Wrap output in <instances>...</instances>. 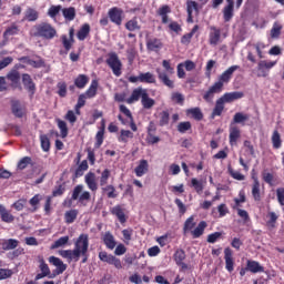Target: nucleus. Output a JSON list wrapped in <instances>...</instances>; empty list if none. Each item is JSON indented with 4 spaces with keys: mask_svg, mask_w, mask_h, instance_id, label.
Segmentation results:
<instances>
[{
    "mask_svg": "<svg viewBox=\"0 0 284 284\" xmlns=\"http://www.w3.org/2000/svg\"><path fill=\"white\" fill-rule=\"evenodd\" d=\"M272 143H273V148H275V150H278V148H281V145H282L281 133H278L277 131L273 132Z\"/></svg>",
    "mask_w": 284,
    "mask_h": 284,
    "instance_id": "09e8293b",
    "label": "nucleus"
},
{
    "mask_svg": "<svg viewBox=\"0 0 284 284\" xmlns=\"http://www.w3.org/2000/svg\"><path fill=\"white\" fill-rule=\"evenodd\" d=\"M205 227H207V223L205 221L200 222L195 230L191 231L193 239H200V236H203Z\"/></svg>",
    "mask_w": 284,
    "mask_h": 284,
    "instance_id": "a878e982",
    "label": "nucleus"
},
{
    "mask_svg": "<svg viewBox=\"0 0 284 284\" xmlns=\"http://www.w3.org/2000/svg\"><path fill=\"white\" fill-rule=\"evenodd\" d=\"M186 6H187V14H189L187 21L192 22V12H194V10H199V3H196V1L189 0L186 2Z\"/></svg>",
    "mask_w": 284,
    "mask_h": 284,
    "instance_id": "a19ab883",
    "label": "nucleus"
},
{
    "mask_svg": "<svg viewBox=\"0 0 284 284\" xmlns=\"http://www.w3.org/2000/svg\"><path fill=\"white\" fill-rule=\"evenodd\" d=\"M28 65H31V68H45V61L41 58L38 60H28Z\"/></svg>",
    "mask_w": 284,
    "mask_h": 284,
    "instance_id": "5fc2aeb1",
    "label": "nucleus"
},
{
    "mask_svg": "<svg viewBox=\"0 0 284 284\" xmlns=\"http://www.w3.org/2000/svg\"><path fill=\"white\" fill-rule=\"evenodd\" d=\"M239 65H233L231 68H229L226 71H224L221 75L217 82L215 83H221L222 85V90H223V85H225V83H230V79H232V74H234V72H236V70H239Z\"/></svg>",
    "mask_w": 284,
    "mask_h": 284,
    "instance_id": "6e6552de",
    "label": "nucleus"
},
{
    "mask_svg": "<svg viewBox=\"0 0 284 284\" xmlns=\"http://www.w3.org/2000/svg\"><path fill=\"white\" fill-rule=\"evenodd\" d=\"M171 99L172 101H174V103H179L180 105H183V102L185 101V98L183 97V94L179 92L172 93Z\"/></svg>",
    "mask_w": 284,
    "mask_h": 284,
    "instance_id": "e2e57ef3",
    "label": "nucleus"
},
{
    "mask_svg": "<svg viewBox=\"0 0 284 284\" xmlns=\"http://www.w3.org/2000/svg\"><path fill=\"white\" fill-rule=\"evenodd\" d=\"M146 48L150 52H159L163 48V42L159 38H148Z\"/></svg>",
    "mask_w": 284,
    "mask_h": 284,
    "instance_id": "9b49d317",
    "label": "nucleus"
},
{
    "mask_svg": "<svg viewBox=\"0 0 284 284\" xmlns=\"http://www.w3.org/2000/svg\"><path fill=\"white\" fill-rule=\"evenodd\" d=\"M276 65V61L262 60L257 64V70L261 72L258 77H267L266 70H272Z\"/></svg>",
    "mask_w": 284,
    "mask_h": 284,
    "instance_id": "1a4fd4ad",
    "label": "nucleus"
},
{
    "mask_svg": "<svg viewBox=\"0 0 284 284\" xmlns=\"http://www.w3.org/2000/svg\"><path fill=\"white\" fill-rule=\"evenodd\" d=\"M145 92L146 90L143 88H138L133 90L131 97L126 100V103H134L135 101L143 99V94H145Z\"/></svg>",
    "mask_w": 284,
    "mask_h": 284,
    "instance_id": "5701e85b",
    "label": "nucleus"
},
{
    "mask_svg": "<svg viewBox=\"0 0 284 284\" xmlns=\"http://www.w3.org/2000/svg\"><path fill=\"white\" fill-rule=\"evenodd\" d=\"M89 247H90V237L88 236V234H81L74 241V248H73V252L78 257V261L81 258V256H85V254H88Z\"/></svg>",
    "mask_w": 284,
    "mask_h": 284,
    "instance_id": "f257e3e1",
    "label": "nucleus"
},
{
    "mask_svg": "<svg viewBox=\"0 0 284 284\" xmlns=\"http://www.w3.org/2000/svg\"><path fill=\"white\" fill-rule=\"evenodd\" d=\"M103 192H106L108 199H116V189L112 185H106L105 187L102 189Z\"/></svg>",
    "mask_w": 284,
    "mask_h": 284,
    "instance_id": "864d4df0",
    "label": "nucleus"
},
{
    "mask_svg": "<svg viewBox=\"0 0 284 284\" xmlns=\"http://www.w3.org/2000/svg\"><path fill=\"white\" fill-rule=\"evenodd\" d=\"M84 182L87 183L91 192H97V190H99V183L97 182V174H94L93 172H89L85 174Z\"/></svg>",
    "mask_w": 284,
    "mask_h": 284,
    "instance_id": "9d476101",
    "label": "nucleus"
},
{
    "mask_svg": "<svg viewBox=\"0 0 284 284\" xmlns=\"http://www.w3.org/2000/svg\"><path fill=\"white\" fill-rule=\"evenodd\" d=\"M129 139H134V133H132V131L130 130H122L119 141H121L122 143H128Z\"/></svg>",
    "mask_w": 284,
    "mask_h": 284,
    "instance_id": "49530a36",
    "label": "nucleus"
},
{
    "mask_svg": "<svg viewBox=\"0 0 284 284\" xmlns=\"http://www.w3.org/2000/svg\"><path fill=\"white\" fill-rule=\"evenodd\" d=\"M22 83L24 88L31 92V94H34V90H37V88L34 87V82H32L30 74H22Z\"/></svg>",
    "mask_w": 284,
    "mask_h": 284,
    "instance_id": "b1692460",
    "label": "nucleus"
},
{
    "mask_svg": "<svg viewBox=\"0 0 284 284\" xmlns=\"http://www.w3.org/2000/svg\"><path fill=\"white\" fill-rule=\"evenodd\" d=\"M191 184L194 187V190L197 192V194H201V192H203V183L199 182V180L192 179Z\"/></svg>",
    "mask_w": 284,
    "mask_h": 284,
    "instance_id": "338daca9",
    "label": "nucleus"
},
{
    "mask_svg": "<svg viewBox=\"0 0 284 284\" xmlns=\"http://www.w3.org/2000/svg\"><path fill=\"white\" fill-rule=\"evenodd\" d=\"M227 6L224 7L223 14L224 21H231L234 17V0H226Z\"/></svg>",
    "mask_w": 284,
    "mask_h": 284,
    "instance_id": "dca6fc26",
    "label": "nucleus"
},
{
    "mask_svg": "<svg viewBox=\"0 0 284 284\" xmlns=\"http://www.w3.org/2000/svg\"><path fill=\"white\" fill-rule=\"evenodd\" d=\"M174 261L175 263H182L183 261H185V251L183 250H178L174 254Z\"/></svg>",
    "mask_w": 284,
    "mask_h": 284,
    "instance_id": "69168bd1",
    "label": "nucleus"
},
{
    "mask_svg": "<svg viewBox=\"0 0 284 284\" xmlns=\"http://www.w3.org/2000/svg\"><path fill=\"white\" fill-rule=\"evenodd\" d=\"M108 14L109 19L112 21V23H115V26H121V23H123V9L113 7L109 10Z\"/></svg>",
    "mask_w": 284,
    "mask_h": 284,
    "instance_id": "39448f33",
    "label": "nucleus"
},
{
    "mask_svg": "<svg viewBox=\"0 0 284 284\" xmlns=\"http://www.w3.org/2000/svg\"><path fill=\"white\" fill-rule=\"evenodd\" d=\"M30 163H32V159L29 156L23 158L22 160L19 161L18 163V169L19 170H26V168H28V165H30Z\"/></svg>",
    "mask_w": 284,
    "mask_h": 284,
    "instance_id": "052dcab7",
    "label": "nucleus"
},
{
    "mask_svg": "<svg viewBox=\"0 0 284 284\" xmlns=\"http://www.w3.org/2000/svg\"><path fill=\"white\" fill-rule=\"evenodd\" d=\"M245 94L241 91H234L231 93H225L221 97L222 100H224V103H232L233 101H239V99H243Z\"/></svg>",
    "mask_w": 284,
    "mask_h": 284,
    "instance_id": "4468645a",
    "label": "nucleus"
},
{
    "mask_svg": "<svg viewBox=\"0 0 284 284\" xmlns=\"http://www.w3.org/2000/svg\"><path fill=\"white\" fill-rule=\"evenodd\" d=\"M267 217L266 226L268 230H274V227H276V221H278V215L274 212H268Z\"/></svg>",
    "mask_w": 284,
    "mask_h": 284,
    "instance_id": "72a5a7b5",
    "label": "nucleus"
},
{
    "mask_svg": "<svg viewBox=\"0 0 284 284\" xmlns=\"http://www.w3.org/2000/svg\"><path fill=\"white\" fill-rule=\"evenodd\" d=\"M8 81L11 83V88H18L19 81H21V73H19V65H16L8 74Z\"/></svg>",
    "mask_w": 284,
    "mask_h": 284,
    "instance_id": "0eeeda50",
    "label": "nucleus"
},
{
    "mask_svg": "<svg viewBox=\"0 0 284 284\" xmlns=\"http://www.w3.org/2000/svg\"><path fill=\"white\" fill-rule=\"evenodd\" d=\"M148 170H150V164L148 163V160H141L134 172L136 176H143V174H148Z\"/></svg>",
    "mask_w": 284,
    "mask_h": 284,
    "instance_id": "4be33fe9",
    "label": "nucleus"
},
{
    "mask_svg": "<svg viewBox=\"0 0 284 284\" xmlns=\"http://www.w3.org/2000/svg\"><path fill=\"white\" fill-rule=\"evenodd\" d=\"M254 183L252 186V195L254 201H261V182H258L257 178H253Z\"/></svg>",
    "mask_w": 284,
    "mask_h": 284,
    "instance_id": "bb28decb",
    "label": "nucleus"
},
{
    "mask_svg": "<svg viewBox=\"0 0 284 284\" xmlns=\"http://www.w3.org/2000/svg\"><path fill=\"white\" fill-rule=\"evenodd\" d=\"M38 37L43 39H54L57 37V29H54L50 23H40L37 27Z\"/></svg>",
    "mask_w": 284,
    "mask_h": 284,
    "instance_id": "7ed1b4c3",
    "label": "nucleus"
},
{
    "mask_svg": "<svg viewBox=\"0 0 284 284\" xmlns=\"http://www.w3.org/2000/svg\"><path fill=\"white\" fill-rule=\"evenodd\" d=\"M222 91H223L222 84L214 83L203 95V99H205L207 101V103H210V101H212V99H214V94H219V92H222Z\"/></svg>",
    "mask_w": 284,
    "mask_h": 284,
    "instance_id": "f8f14e48",
    "label": "nucleus"
},
{
    "mask_svg": "<svg viewBox=\"0 0 284 284\" xmlns=\"http://www.w3.org/2000/svg\"><path fill=\"white\" fill-rule=\"evenodd\" d=\"M68 241H70L69 236H62L58 239L51 246V250H58V247H63V245H68Z\"/></svg>",
    "mask_w": 284,
    "mask_h": 284,
    "instance_id": "c03bdc74",
    "label": "nucleus"
},
{
    "mask_svg": "<svg viewBox=\"0 0 284 284\" xmlns=\"http://www.w3.org/2000/svg\"><path fill=\"white\" fill-rule=\"evenodd\" d=\"M141 103L144 108V110H152L154 105L156 104V101L154 99L150 98V94H148V91H145L142 95Z\"/></svg>",
    "mask_w": 284,
    "mask_h": 284,
    "instance_id": "aec40b11",
    "label": "nucleus"
},
{
    "mask_svg": "<svg viewBox=\"0 0 284 284\" xmlns=\"http://www.w3.org/2000/svg\"><path fill=\"white\" fill-rule=\"evenodd\" d=\"M229 139H230L231 145H236V141L241 139V129H239V126L236 125L231 124Z\"/></svg>",
    "mask_w": 284,
    "mask_h": 284,
    "instance_id": "f3484780",
    "label": "nucleus"
},
{
    "mask_svg": "<svg viewBox=\"0 0 284 284\" xmlns=\"http://www.w3.org/2000/svg\"><path fill=\"white\" fill-rule=\"evenodd\" d=\"M223 110H225V102L223 99L220 98L215 102L211 119H214V116H221V114H223Z\"/></svg>",
    "mask_w": 284,
    "mask_h": 284,
    "instance_id": "6ab92c4d",
    "label": "nucleus"
},
{
    "mask_svg": "<svg viewBox=\"0 0 284 284\" xmlns=\"http://www.w3.org/2000/svg\"><path fill=\"white\" fill-rule=\"evenodd\" d=\"M195 225H196V222H194V216L189 217L184 223V227H183L184 234H187V232L194 230Z\"/></svg>",
    "mask_w": 284,
    "mask_h": 284,
    "instance_id": "37998d69",
    "label": "nucleus"
},
{
    "mask_svg": "<svg viewBox=\"0 0 284 284\" xmlns=\"http://www.w3.org/2000/svg\"><path fill=\"white\" fill-rule=\"evenodd\" d=\"M111 213L116 216L120 223H125L128 219L125 217V209L121 207V205H116L111 209Z\"/></svg>",
    "mask_w": 284,
    "mask_h": 284,
    "instance_id": "a211bd4d",
    "label": "nucleus"
},
{
    "mask_svg": "<svg viewBox=\"0 0 284 284\" xmlns=\"http://www.w3.org/2000/svg\"><path fill=\"white\" fill-rule=\"evenodd\" d=\"M106 64L111 68L113 74L115 77H121V70L123 68V63L119 59V55L114 52L108 54Z\"/></svg>",
    "mask_w": 284,
    "mask_h": 284,
    "instance_id": "f03ea898",
    "label": "nucleus"
},
{
    "mask_svg": "<svg viewBox=\"0 0 284 284\" xmlns=\"http://www.w3.org/2000/svg\"><path fill=\"white\" fill-rule=\"evenodd\" d=\"M88 81H89V79H88V77H87L85 74H80V75L75 79L74 85H75L77 88L82 89V88H85V85H88Z\"/></svg>",
    "mask_w": 284,
    "mask_h": 284,
    "instance_id": "79ce46f5",
    "label": "nucleus"
},
{
    "mask_svg": "<svg viewBox=\"0 0 284 284\" xmlns=\"http://www.w3.org/2000/svg\"><path fill=\"white\" fill-rule=\"evenodd\" d=\"M62 14L67 21H74L77 9H74V7L64 8L62 9Z\"/></svg>",
    "mask_w": 284,
    "mask_h": 284,
    "instance_id": "7c9ffc66",
    "label": "nucleus"
},
{
    "mask_svg": "<svg viewBox=\"0 0 284 284\" xmlns=\"http://www.w3.org/2000/svg\"><path fill=\"white\" fill-rule=\"evenodd\" d=\"M88 34H90V24H83L82 28L78 31L79 41H85Z\"/></svg>",
    "mask_w": 284,
    "mask_h": 284,
    "instance_id": "4c0bfd02",
    "label": "nucleus"
},
{
    "mask_svg": "<svg viewBox=\"0 0 284 284\" xmlns=\"http://www.w3.org/2000/svg\"><path fill=\"white\" fill-rule=\"evenodd\" d=\"M59 12H61V6H51L49 8L48 14L51 17V19H55Z\"/></svg>",
    "mask_w": 284,
    "mask_h": 284,
    "instance_id": "680f3d73",
    "label": "nucleus"
},
{
    "mask_svg": "<svg viewBox=\"0 0 284 284\" xmlns=\"http://www.w3.org/2000/svg\"><path fill=\"white\" fill-rule=\"evenodd\" d=\"M100 261H103V263H108L109 265L112 264V261H114V255H110L106 252H100L99 253Z\"/></svg>",
    "mask_w": 284,
    "mask_h": 284,
    "instance_id": "3c124183",
    "label": "nucleus"
},
{
    "mask_svg": "<svg viewBox=\"0 0 284 284\" xmlns=\"http://www.w3.org/2000/svg\"><path fill=\"white\" fill-rule=\"evenodd\" d=\"M247 270L252 272L253 274H257V272H264L265 270L261 264L256 261H248L247 262Z\"/></svg>",
    "mask_w": 284,
    "mask_h": 284,
    "instance_id": "2f4dec72",
    "label": "nucleus"
},
{
    "mask_svg": "<svg viewBox=\"0 0 284 284\" xmlns=\"http://www.w3.org/2000/svg\"><path fill=\"white\" fill-rule=\"evenodd\" d=\"M108 179H110V170L105 169L100 178V185L103 187V185H108Z\"/></svg>",
    "mask_w": 284,
    "mask_h": 284,
    "instance_id": "0e129e2a",
    "label": "nucleus"
},
{
    "mask_svg": "<svg viewBox=\"0 0 284 284\" xmlns=\"http://www.w3.org/2000/svg\"><path fill=\"white\" fill-rule=\"evenodd\" d=\"M40 141H41L42 150H44V152H49L50 151V139L48 138V135H41Z\"/></svg>",
    "mask_w": 284,
    "mask_h": 284,
    "instance_id": "6e6d98bb",
    "label": "nucleus"
},
{
    "mask_svg": "<svg viewBox=\"0 0 284 284\" xmlns=\"http://www.w3.org/2000/svg\"><path fill=\"white\" fill-rule=\"evenodd\" d=\"M281 30H283V27L275 23L271 30L272 39H278V37H281Z\"/></svg>",
    "mask_w": 284,
    "mask_h": 284,
    "instance_id": "bf43d9fd",
    "label": "nucleus"
},
{
    "mask_svg": "<svg viewBox=\"0 0 284 284\" xmlns=\"http://www.w3.org/2000/svg\"><path fill=\"white\" fill-rule=\"evenodd\" d=\"M39 19V11L32 8H28L24 11L23 21H37Z\"/></svg>",
    "mask_w": 284,
    "mask_h": 284,
    "instance_id": "cd10ccee",
    "label": "nucleus"
},
{
    "mask_svg": "<svg viewBox=\"0 0 284 284\" xmlns=\"http://www.w3.org/2000/svg\"><path fill=\"white\" fill-rule=\"evenodd\" d=\"M187 130H192V123L190 122H180L178 125V131L181 132V134H185Z\"/></svg>",
    "mask_w": 284,
    "mask_h": 284,
    "instance_id": "13d9d810",
    "label": "nucleus"
},
{
    "mask_svg": "<svg viewBox=\"0 0 284 284\" xmlns=\"http://www.w3.org/2000/svg\"><path fill=\"white\" fill-rule=\"evenodd\" d=\"M97 88H99V82H97V80H93L89 90L87 91V97L89 99H92V97H97Z\"/></svg>",
    "mask_w": 284,
    "mask_h": 284,
    "instance_id": "de8ad7c7",
    "label": "nucleus"
},
{
    "mask_svg": "<svg viewBox=\"0 0 284 284\" xmlns=\"http://www.w3.org/2000/svg\"><path fill=\"white\" fill-rule=\"evenodd\" d=\"M49 263L54 265L57 267V274H63L65 270H68V266L63 264V261L61 258L55 257V256H50L49 257Z\"/></svg>",
    "mask_w": 284,
    "mask_h": 284,
    "instance_id": "2eb2a0df",
    "label": "nucleus"
},
{
    "mask_svg": "<svg viewBox=\"0 0 284 284\" xmlns=\"http://www.w3.org/2000/svg\"><path fill=\"white\" fill-rule=\"evenodd\" d=\"M77 216H79V211L70 210L64 213L65 223H74L77 221Z\"/></svg>",
    "mask_w": 284,
    "mask_h": 284,
    "instance_id": "58836bf2",
    "label": "nucleus"
},
{
    "mask_svg": "<svg viewBox=\"0 0 284 284\" xmlns=\"http://www.w3.org/2000/svg\"><path fill=\"white\" fill-rule=\"evenodd\" d=\"M60 256H62V258H68V261H74L75 263L77 261H79V257H77L74 250L60 251Z\"/></svg>",
    "mask_w": 284,
    "mask_h": 284,
    "instance_id": "f704fd0d",
    "label": "nucleus"
},
{
    "mask_svg": "<svg viewBox=\"0 0 284 284\" xmlns=\"http://www.w3.org/2000/svg\"><path fill=\"white\" fill-rule=\"evenodd\" d=\"M88 171V160L81 162V164L75 170L74 176L79 179V176H83V172Z\"/></svg>",
    "mask_w": 284,
    "mask_h": 284,
    "instance_id": "a18cd8bd",
    "label": "nucleus"
},
{
    "mask_svg": "<svg viewBox=\"0 0 284 284\" xmlns=\"http://www.w3.org/2000/svg\"><path fill=\"white\" fill-rule=\"evenodd\" d=\"M140 83H156V78L151 72L140 73Z\"/></svg>",
    "mask_w": 284,
    "mask_h": 284,
    "instance_id": "e433bc0d",
    "label": "nucleus"
},
{
    "mask_svg": "<svg viewBox=\"0 0 284 284\" xmlns=\"http://www.w3.org/2000/svg\"><path fill=\"white\" fill-rule=\"evenodd\" d=\"M58 128L61 132L62 139H65V136H68V123H65V121L58 120Z\"/></svg>",
    "mask_w": 284,
    "mask_h": 284,
    "instance_id": "603ef678",
    "label": "nucleus"
},
{
    "mask_svg": "<svg viewBox=\"0 0 284 284\" xmlns=\"http://www.w3.org/2000/svg\"><path fill=\"white\" fill-rule=\"evenodd\" d=\"M11 110L14 116H18V119H21V116H23V109L21 108V103H19V101L12 102Z\"/></svg>",
    "mask_w": 284,
    "mask_h": 284,
    "instance_id": "ea45409f",
    "label": "nucleus"
},
{
    "mask_svg": "<svg viewBox=\"0 0 284 284\" xmlns=\"http://www.w3.org/2000/svg\"><path fill=\"white\" fill-rule=\"evenodd\" d=\"M224 261H225L227 272H234V257H233L232 248L226 247L224 250Z\"/></svg>",
    "mask_w": 284,
    "mask_h": 284,
    "instance_id": "ddd939ff",
    "label": "nucleus"
},
{
    "mask_svg": "<svg viewBox=\"0 0 284 284\" xmlns=\"http://www.w3.org/2000/svg\"><path fill=\"white\" fill-rule=\"evenodd\" d=\"M71 199H72V201H79L80 203H83V201H90L91 195H90V192H88V191L83 192L82 184H78L73 189Z\"/></svg>",
    "mask_w": 284,
    "mask_h": 284,
    "instance_id": "20e7f679",
    "label": "nucleus"
},
{
    "mask_svg": "<svg viewBox=\"0 0 284 284\" xmlns=\"http://www.w3.org/2000/svg\"><path fill=\"white\" fill-rule=\"evenodd\" d=\"M13 34H19V27L17 24H12L11 27H9L4 31L3 37L4 39H8V37H13Z\"/></svg>",
    "mask_w": 284,
    "mask_h": 284,
    "instance_id": "8fccbe9b",
    "label": "nucleus"
},
{
    "mask_svg": "<svg viewBox=\"0 0 284 284\" xmlns=\"http://www.w3.org/2000/svg\"><path fill=\"white\" fill-rule=\"evenodd\" d=\"M276 196L280 205H284V187H278L276 190Z\"/></svg>",
    "mask_w": 284,
    "mask_h": 284,
    "instance_id": "774afa93",
    "label": "nucleus"
},
{
    "mask_svg": "<svg viewBox=\"0 0 284 284\" xmlns=\"http://www.w3.org/2000/svg\"><path fill=\"white\" fill-rule=\"evenodd\" d=\"M30 205L33 207V212H37V210H39V203H41V195L40 194H36L30 201H29Z\"/></svg>",
    "mask_w": 284,
    "mask_h": 284,
    "instance_id": "4d7b16f0",
    "label": "nucleus"
},
{
    "mask_svg": "<svg viewBox=\"0 0 284 284\" xmlns=\"http://www.w3.org/2000/svg\"><path fill=\"white\" fill-rule=\"evenodd\" d=\"M125 28L129 32H135V30H141V24H139V20H136V18H133L125 23Z\"/></svg>",
    "mask_w": 284,
    "mask_h": 284,
    "instance_id": "c9c22d12",
    "label": "nucleus"
},
{
    "mask_svg": "<svg viewBox=\"0 0 284 284\" xmlns=\"http://www.w3.org/2000/svg\"><path fill=\"white\" fill-rule=\"evenodd\" d=\"M103 242L109 250H114L116 247V241L114 240V235H112V233L110 232H106L104 234Z\"/></svg>",
    "mask_w": 284,
    "mask_h": 284,
    "instance_id": "393cba45",
    "label": "nucleus"
},
{
    "mask_svg": "<svg viewBox=\"0 0 284 284\" xmlns=\"http://www.w3.org/2000/svg\"><path fill=\"white\" fill-rule=\"evenodd\" d=\"M2 250L10 251V250H17L19 247V241L14 239L4 240L2 243Z\"/></svg>",
    "mask_w": 284,
    "mask_h": 284,
    "instance_id": "c756f323",
    "label": "nucleus"
},
{
    "mask_svg": "<svg viewBox=\"0 0 284 284\" xmlns=\"http://www.w3.org/2000/svg\"><path fill=\"white\" fill-rule=\"evenodd\" d=\"M245 121H250V115L243 112H237L234 114L231 125H234L235 123H241L242 125H245Z\"/></svg>",
    "mask_w": 284,
    "mask_h": 284,
    "instance_id": "c85d7f7f",
    "label": "nucleus"
},
{
    "mask_svg": "<svg viewBox=\"0 0 284 284\" xmlns=\"http://www.w3.org/2000/svg\"><path fill=\"white\" fill-rule=\"evenodd\" d=\"M156 73L158 77L160 79V81L163 82L164 85H166V88H174V81L170 80V78L168 77V73H165V71H162L161 69H156Z\"/></svg>",
    "mask_w": 284,
    "mask_h": 284,
    "instance_id": "412c9836",
    "label": "nucleus"
},
{
    "mask_svg": "<svg viewBox=\"0 0 284 284\" xmlns=\"http://www.w3.org/2000/svg\"><path fill=\"white\" fill-rule=\"evenodd\" d=\"M186 114H190L192 119H195V121H202L203 119V112L200 108H192L186 110Z\"/></svg>",
    "mask_w": 284,
    "mask_h": 284,
    "instance_id": "473e14b6",
    "label": "nucleus"
},
{
    "mask_svg": "<svg viewBox=\"0 0 284 284\" xmlns=\"http://www.w3.org/2000/svg\"><path fill=\"white\" fill-rule=\"evenodd\" d=\"M221 29L216 27H210L209 43L210 45L216 47L221 43Z\"/></svg>",
    "mask_w": 284,
    "mask_h": 284,
    "instance_id": "423d86ee",
    "label": "nucleus"
}]
</instances>
